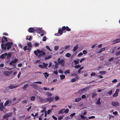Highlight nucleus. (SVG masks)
<instances>
[{
    "instance_id": "34",
    "label": "nucleus",
    "mask_w": 120,
    "mask_h": 120,
    "mask_svg": "<svg viewBox=\"0 0 120 120\" xmlns=\"http://www.w3.org/2000/svg\"><path fill=\"white\" fill-rule=\"evenodd\" d=\"M0 106H1V107H2L3 109H4L5 108V107L4 106L3 103L2 102H1L0 103Z\"/></svg>"
},
{
    "instance_id": "61",
    "label": "nucleus",
    "mask_w": 120,
    "mask_h": 120,
    "mask_svg": "<svg viewBox=\"0 0 120 120\" xmlns=\"http://www.w3.org/2000/svg\"><path fill=\"white\" fill-rule=\"evenodd\" d=\"M117 82V80L116 79H114V80H112V83L116 82Z\"/></svg>"
},
{
    "instance_id": "24",
    "label": "nucleus",
    "mask_w": 120,
    "mask_h": 120,
    "mask_svg": "<svg viewBox=\"0 0 120 120\" xmlns=\"http://www.w3.org/2000/svg\"><path fill=\"white\" fill-rule=\"evenodd\" d=\"M44 74V76L46 79L47 78V77L49 76L47 72H45L43 73Z\"/></svg>"
},
{
    "instance_id": "55",
    "label": "nucleus",
    "mask_w": 120,
    "mask_h": 120,
    "mask_svg": "<svg viewBox=\"0 0 120 120\" xmlns=\"http://www.w3.org/2000/svg\"><path fill=\"white\" fill-rule=\"evenodd\" d=\"M69 111V109H67L66 110H65L64 112L66 113H67Z\"/></svg>"
},
{
    "instance_id": "9",
    "label": "nucleus",
    "mask_w": 120,
    "mask_h": 120,
    "mask_svg": "<svg viewBox=\"0 0 120 120\" xmlns=\"http://www.w3.org/2000/svg\"><path fill=\"white\" fill-rule=\"evenodd\" d=\"M18 86V85L14 86V85L13 84H11L8 86V88L11 89L15 88Z\"/></svg>"
},
{
    "instance_id": "13",
    "label": "nucleus",
    "mask_w": 120,
    "mask_h": 120,
    "mask_svg": "<svg viewBox=\"0 0 120 120\" xmlns=\"http://www.w3.org/2000/svg\"><path fill=\"white\" fill-rule=\"evenodd\" d=\"M113 44H115L119 43L120 42V38L117 39L115 40L112 41Z\"/></svg>"
},
{
    "instance_id": "6",
    "label": "nucleus",
    "mask_w": 120,
    "mask_h": 120,
    "mask_svg": "<svg viewBox=\"0 0 120 120\" xmlns=\"http://www.w3.org/2000/svg\"><path fill=\"white\" fill-rule=\"evenodd\" d=\"M1 40V42L2 43H4L5 41L7 42L8 40L7 38L4 36H3L1 38H0Z\"/></svg>"
},
{
    "instance_id": "3",
    "label": "nucleus",
    "mask_w": 120,
    "mask_h": 120,
    "mask_svg": "<svg viewBox=\"0 0 120 120\" xmlns=\"http://www.w3.org/2000/svg\"><path fill=\"white\" fill-rule=\"evenodd\" d=\"M13 43L12 42H8L5 44V45L7 47V49L9 50L10 49L11 46L13 45Z\"/></svg>"
},
{
    "instance_id": "51",
    "label": "nucleus",
    "mask_w": 120,
    "mask_h": 120,
    "mask_svg": "<svg viewBox=\"0 0 120 120\" xmlns=\"http://www.w3.org/2000/svg\"><path fill=\"white\" fill-rule=\"evenodd\" d=\"M120 54V51L117 52L115 54L116 56H118Z\"/></svg>"
},
{
    "instance_id": "12",
    "label": "nucleus",
    "mask_w": 120,
    "mask_h": 120,
    "mask_svg": "<svg viewBox=\"0 0 120 120\" xmlns=\"http://www.w3.org/2000/svg\"><path fill=\"white\" fill-rule=\"evenodd\" d=\"M35 30L34 28L33 27H30L28 29V31L30 33H33Z\"/></svg>"
},
{
    "instance_id": "17",
    "label": "nucleus",
    "mask_w": 120,
    "mask_h": 120,
    "mask_svg": "<svg viewBox=\"0 0 120 120\" xmlns=\"http://www.w3.org/2000/svg\"><path fill=\"white\" fill-rule=\"evenodd\" d=\"M79 60L78 59H76V60H74L73 61V62L74 63V64L76 65L79 64Z\"/></svg>"
},
{
    "instance_id": "10",
    "label": "nucleus",
    "mask_w": 120,
    "mask_h": 120,
    "mask_svg": "<svg viewBox=\"0 0 120 120\" xmlns=\"http://www.w3.org/2000/svg\"><path fill=\"white\" fill-rule=\"evenodd\" d=\"M4 74L6 76H9L11 74V72L8 71H4L3 72Z\"/></svg>"
},
{
    "instance_id": "45",
    "label": "nucleus",
    "mask_w": 120,
    "mask_h": 120,
    "mask_svg": "<svg viewBox=\"0 0 120 120\" xmlns=\"http://www.w3.org/2000/svg\"><path fill=\"white\" fill-rule=\"evenodd\" d=\"M28 86V84H26L23 86L22 87V88L23 89H25Z\"/></svg>"
},
{
    "instance_id": "2",
    "label": "nucleus",
    "mask_w": 120,
    "mask_h": 120,
    "mask_svg": "<svg viewBox=\"0 0 120 120\" xmlns=\"http://www.w3.org/2000/svg\"><path fill=\"white\" fill-rule=\"evenodd\" d=\"M48 65L47 63H45L44 62L42 63V64H40L38 65V66L41 68H45L47 69L48 68L47 67Z\"/></svg>"
},
{
    "instance_id": "44",
    "label": "nucleus",
    "mask_w": 120,
    "mask_h": 120,
    "mask_svg": "<svg viewBox=\"0 0 120 120\" xmlns=\"http://www.w3.org/2000/svg\"><path fill=\"white\" fill-rule=\"evenodd\" d=\"M71 30V29L69 28L67 26L66 29V31H70Z\"/></svg>"
},
{
    "instance_id": "33",
    "label": "nucleus",
    "mask_w": 120,
    "mask_h": 120,
    "mask_svg": "<svg viewBox=\"0 0 120 120\" xmlns=\"http://www.w3.org/2000/svg\"><path fill=\"white\" fill-rule=\"evenodd\" d=\"M14 61H13V60H12L9 63V64L10 65H12L13 64V66H15V64H13L14 63Z\"/></svg>"
},
{
    "instance_id": "43",
    "label": "nucleus",
    "mask_w": 120,
    "mask_h": 120,
    "mask_svg": "<svg viewBox=\"0 0 120 120\" xmlns=\"http://www.w3.org/2000/svg\"><path fill=\"white\" fill-rule=\"evenodd\" d=\"M66 27L64 26H63L62 27V30H63L64 31L65 30H66Z\"/></svg>"
},
{
    "instance_id": "5",
    "label": "nucleus",
    "mask_w": 120,
    "mask_h": 120,
    "mask_svg": "<svg viewBox=\"0 0 120 120\" xmlns=\"http://www.w3.org/2000/svg\"><path fill=\"white\" fill-rule=\"evenodd\" d=\"M12 115L11 113H6L3 116L2 118L3 119H5L7 118L10 117L12 116Z\"/></svg>"
},
{
    "instance_id": "48",
    "label": "nucleus",
    "mask_w": 120,
    "mask_h": 120,
    "mask_svg": "<svg viewBox=\"0 0 120 120\" xmlns=\"http://www.w3.org/2000/svg\"><path fill=\"white\" fill-rule=\"evenodd\" d=\"M81 67L80 65H77L75 66V68H80Z\"/></svg>"
},
{
    "instance_id": "18",
    "label": "nucleus",
    "mask_w": 120,
    "mask_h": 120,
    "mask_svg": "<svg viewBox=\"0 0 120 120\" xmlns=\"http://www.w3.org/2000/svg\"><path fill=\"white\" fill-rule=\"evenodd\" d=\"M105 50V48H101L100 50L98 52H97L98 53H101L102 51Z\"/></svg>"
},
{
    "instance_id": "31",
    "label": "nucleus",
    "mask_w": 120,
    "mask_h": 120,
    "mask_svg": "<svg viewBox=\"0 0 120 120\" xmlns=\"http://www.w3.org/2000/svg\"><path fill=\"white\" fill-rule=\"evenodd\" d=\"M84 68L83 66H82L79 69L78 71V72L79 73H80V72L81 70L83 69Z\"/></svg>"
},
{
    "instance_id": "28",
    "label": "nucleus",
    "mask_w": 120,
    "mask_h": 120,
    "mask_svg": "<svg viewBox=\"0 0 120 120\" xmlns=\"http://www.w3.org/2000/svg\"><path fill=\"white\" fill-rule=\"evenodd\" d=\"M64 109H62L61 110H60L58 112V114H60V113L62 114L64 113Z\"/></svg>"
},
{
    "instance_id": "32",
    "label": "nucleus",
    "mask_w": 120,
    "mask_h": 120,
    "mask_svg": "<svg viewBox=\"0 0 120 120\" xmlns=\"http://www.w3.org/2000/svg\"><path fill=\"white\" fill-rule=\"evenodd\" d=\"M43 108V109L41 111V112H44L45 111L46 109L45 107H43V108Z\"/></svg>"
},
{
    "instance_id": "11",
    "label": "nucleus",
    "mask_w": 120,
    "mask_h": 120,
    "mask_svg": "<svg viewBox=\"0 0 120 120\" xmlns=\"http://www.w3.org/2000/svg\"><path fill=\"white\" fill-rule=\"evenodd\" d=\"M54 100V98L53 97H49L47 98V101H49V103L52 102Z\"/></svg>"
},
{
    "instance_id": "64",
    "label": "nucleus",
    "mask_w": 120,
    "mask_h": 120,
    "mask_svg": "<svg viewBox=\"0 0 120 120\" xmlns=\"http://www.w3.org/2000/svg\"><path fill=\"white\" fill-rule=\"evenodd\" d=\"M46 40V37H44L42 39V40L43 41H45Z\"/></svg>"
},
{
    "instance_id": "63",
    "label": "nucleus",
    "mask_w": 120,
    "mask_h": 120,
    "mask_svg": "<svg viewBox=\"0 0 120 120\" xmlns=\"http://www.w3.org/2000/svg\"><path fill=\"white\" fill-rule=\"evenodd\" d=\"M53 73L56 75H57L58 73L57 70L54 71H53Z\"/></svg>"
},
{
    "instance_id": "37",
    "label": "nucleus",
    "mask_w": 120,
    "mask_h": 120,
    "mask_svg": "<svg viewBox=\"0 0 120 120\" xmlns=\"http://www.w3.org/2000/svg\"><path fill=\"white\" fill-rule=\"evenodd\" d=\"M71 56V54L69 53H67L65 55L66 56L68 57H69Z\"/></svg>"
},
{
    "instance_id": "59",
    "label": "nucleus",
    "mask_w": 120,
    "mask_h": 120,
    "mask_svg": "<svg viewBox=\"0 0 120 120\" xmlns=\"http://www.w3.org/2000/svg\"><path fill=\"white\" fill-rule=\"evenodd\" d=\"M52 117L53 119H54L55 120H57V118L55 116L53 115Z\"/></svg>"
},
{
    "instance_id": "21",
    "label": "nucleus",
    "mask_w": 120,
    "mask_h": 120,
    "mask_svg": "<svg viewBox=\"0 0 120 120\" xmlns=\"http://www.w3.org/2000/svg\"><path fill=\"white\" fill-rule=\"evenodd\" d=\"M58 33L60 34L61 35H62L63 34V30H62V29H60L58 30Z\"/></svg>"
},
{
    "instance_id": "53",
    "label": "nucleus",
    "mask_w": 120,
    "mask_h": 120,
    "mask_svg": "<svg viewBox=\"0 0 120 120\" xmlns=\"http://www.w3.org/2000/svg\"><path fill=\"white\" fill-rule=\"evenodd\" d=\"M47 98H45L43 99V102H47Z\"/></svg>"
},
{
    "instance_id": "39",
    "label": "nucleus",
    "mask_w": 120,
    "mask_h": 120,
    "mask_svg": "<svg viewBox=\"0 0 120 120\" xmlns=\"http://www.w3.org/2000/svg\"><path fill=\"white\" fill-rule=\"evenodd\" d=\"M35 99V97L34 96H31L30 97V100L32 101H34Z\"/></svg>"
},
{
    "instance_id": "27",
    "label": "nucleus",
    "mask_w": 120,
    "mask_h": 120,
    "mask_svg": "<svg viewBox=\"0 0 120 120\" xmlns=\"http://www.w3.org/2000/svg\"><path fill=\"white\" fill-rule=\"evenodd\" d=\"M11 56V53H9L7 55V58L8 59H9L10 58Z\"/></svg>"
},
{
    "instance_id": "46",
    "label": "nucleus",
    "mask_w": 120,
    "mask_h": 120,
    "mask_svg": "<svg viewBox=\"0 0 120 120\" xmlns=\"http://www.w3.org/2000/svg\"><path fill=\"white\" fill-rule=\"evenodd\" d=\"M59 47L58 46H55L54 47V50H57L59 49Z\"/></svg>"
},
{
    "instance_id": "20",
    "label": "nucleus",
    "mask_w": 120,
    "mask_h": 120,
    "mask_svg": "<svg viewBox=\"0 0 120 120\" xmlns=\"http://www.w3.org/2000/svg\"><path fill=\"white\" fill-rule=\"evenodd\" d=\"M65 76L64 75H60V79L61 80H62L64 79L65 78Z\"/></svg>"
},
{
    "instance_id": "42",
    "label": "nucleus",
    "mask_w": 120,
    "mask_h": 120,
    "mask_svg": "<svg viewBox=\"0 0 120 120\" xmlns=\"http://www.w3.org/2000/svg\"><path fill=\"white\" fill-rule=\"evenodd\" d=\"M76 114L75 113H74L71 114L70 116L71 117V118H72L74 116H75Z\"/></svg>"
},
{
    "instance_id": "30",
    "label": "nucleus",
    "mask_w": 120,
    "mask_h": 120,
    "mask_svg": "<svg viewBox=\"0 0 120 120\" xmlns=\"http://www.w3.org/2000/svg\"><path fill=\"white\" fill-rule=\"evenodd\" d=\"M27 45L30 48H31L32 47L31 43L30 42L27 43Z\"/></svg>"
},
{
    "instance_id": "16",
    "label": "nucleus",
    "mask_w": 120,
    "mask_h": 120,
    "mask_svg": "<svg viewBox=\"0 0 120 120\" xmlns=\"http://www.w3.org/2000/svg\"><path fill=\"white\" fill-rule=\"evenodd\" d=\"M1 46L2 49L4 50L6 49L7 47L5 45V44L4 45L3 43H2L1 45Z\"/></svg>"
},
{
    "instance_id": "4",
    "label": "nucleus",
    "mask_w": 120,
    "mask_h": 120,
    "mask_svg": "<svg viewBox=\"0 0 120 120\" xmlns=\"http://www.w3.org/2000/svg\"><path fill=\"white\" fill-rule=\"evenodd\" d=\"M58 62L59 63V64H61L63 67L64 66L65 61L63 59H61L60 60V58H58Z\"/></svg>"
},
{
    "instance_id": "25",
    "label": "nucleus",
    "mask_w": 120,
    "mask_h": 120,
    "mask_svg": "<svg viewBox=\"0 0 120 120\" xmlns=\"http://www.w3.org/2000/svg\"><path fill=\"white\" fill-rule=\"evenodd\" d=\"M64 72L65 75H66L68 74H70V70H66Z\"/></svg>"
},
{
    "instance_id": "26",
    "label": "nucleus",
    "mask_w": 120,
    "mask_h": 120,
    "mask_svg": "<svg viewBox=\"0 0 120 120\" xmlns=\"http://www.w3.org/2000/svg\"><path fill=\"white\" fill-rule=\"evenodd\" d=\"M51 57L52 56L51 55H50L49 56H48L46 57L45 58V60H46L49 59L51 58Z\"/></svg>"
},
{
    "instance_id": "15",
    "label": "nucleus",
    "mask_w": 120,
    "mask_h": 120,
    "mask_svg": "<svg viewBox=\"0 0 120 120\" xmlns=\"http://www.w3.org/2000/svg\"><path fill=\"white\" fill-rule=\"evenodd\" d=\"M36 30L37 33L38 34H40L42 32V29L40 28H36Z\"/></svg>"
},
{
    "instance_id": "52",
    "label": "nucleus",
    "mask_w": 120,
    "mask_h": 120,
    "mask_svg": "<svg viewBox=\"0 0 120 120\" xmlns=\"http://www.w3.org/2000/svg\"><path fill=\"white\" fill-rule=\"evenodd\" d=\"M4 54H2L0 56V57L1 58V59H3L4 58Z\"/></svg>"
},
{
    "instance_id": "57",
    "label": "nucleus",
    "mask_w": 120,
    "mask_h": 120,
    "mask_svg": "<svg viewBox=\"0 0 120 120\" xmlns=\"http://www.w3.org/2000/svg\"><path fill=\"white\" fill-rule=\"evenodd\" d=\"M58 71L60 73L62 74H63V71L61 69L59 70Z\"/></svg>"
},
{
    "instance_id": "49",
    "label": "nucleus",
    "mask_w": 120,
    "mask_h": 120,
    "mask_svg": "<svg viewBox=\"0 0 120 120\" xmlns=\"http://www.w3.org/2000/svg\"><path fill=\"white\" fill-rule=\"evenodd\" d=\"M114 59V57H112L111 58H110L109 60V61H112Z\"/></svg>"
},
{
    "instance_id": "23",
    "label": "nucleus",
    "mask_w": 120,
    "mask_h": 120,
    "mask_svg": "<svg viewBox=\"0 0 120 120\" xmlns=\"http://www.w3.org/2000/svg\"><path fill=\"white\" fill-rule=\"evenodd\" d=\"M81 98H76L75 100V102H78L79 101L81 100Z\"/></svg>"
},
{
    "instance_id": "40",
    "label": "nucleus",
    "mask_w": 120,
    "mask_h": 120,
    "mask_svg": "<svg viewBox=\"0 0 120 120\" xmlns=\"http://www.w3.org/2000/svg\"><path fill=\"white\" fill-rule=\"evenodd\" d=\"M34 46L35 47H37L39 45V44L37 43H35L34 44Z\"/></svg>"
},
{
    "instance_id": "8",
    "label": "nucleus",
    "mask_w": 120,
    "mask_h": 120,
    "mask_svg": "<svg viewBox=\"0 0 120 120\" xmlns=\"http://www.w3.org/2000/svg\"><path fill=\"white\" fill-rule=\"evenodd\" d=\"M86 88H84L79 90L78 92L79 93L81 94L85 92L86 91Z\"/></svg>"
},
{
    "instance_id": "1",
    "label": "nucleus",
    "mask_w": 120,
    "mask_h": 120,
    "mask_svg": "<svg viewBox=\"0 0 120 120\" xmlns=\"http://www.w3.org/2000/svg\"><path fill=\"white\" fill-rule=\"evenodd\" d=\"M34 53L38 58H40L41 56L45 55V52L44 51H41L38 49L36 51H34Z\"/></svg>"
},
{
    "instance_id": "19",
    "label": "nucleus",
    "mask_w": 120,
    "mask_h": 120,
    "mask_svg": "<svg viewBox=\"0 0 120 120\" xmlns=\"http://www.w3.org/2000/svg\"><path fill=\"white\" fill-rule=\"evenodd\" d=\"M78 48V46L77 45H76L73 48V51L74 52H75L76 50Z\"/></svg>"
},
{
    "instance_id": "62",
    "label": "nucleus",
    "mask_w": 120,
    "mask_h": 120,
    "mask_svg": "<svg viewBox=\"0 0 120 120\" xmlns=\"http://www.w3.org/2000/svg\"><path fill=\"white\" fill-rule=\"evenodd\" d=\"M95 73L94 72H92L90 74V75L91 76H94L95 75Z\"/></svg>"
},
{
    "instance_id": "35",
    "label": "nucleus",
    "mask_w": 120,
    "mask_h": 120,
    "mask_svg": "<svg viewBox=\"0 0 120 120\" xmlns=\"http://www.w3.org/2000/svg\"><path fill=\"white\" fill-rule=\"evenodd\" d=\"M118 94L117 92L116 93L115 92V93L113 94V96L114 97H116L118 96Z\"/></svg>"
},
{
    "instance_id": "50",
    "label": "nucleus",
    "mask_w": 120,
    "mask_h": 120,
    "mask_svg": "<svg viewBox=\"0 0 120 120\" xmlns=\"http://www.w3.org/2000/svg\"><path fill=\"white\" fill-rule=\"evenodd\" d=\"M83 55V54L82 52H80L78 54L77 56L79 57H80L82 55Z\"/></svg>"
},
{
    "instance_id": "54",
    "label": "nucleus",
    "mask_w": 120,
    "mask_h": 120,
    "mask_svg": "<svg viewBox=\"0 0 120 120\" xmlns=\"http://www.w3.org/2000/svg\"><path fill=\"white\" fill-rule=\"evenodd\" d=\"M34 83H36L37 84H41L42 83L41 82V81H37V82H34Z\"/></svg>"
},
{
    "instance_id": "22",
    "label": "nucleus",
    "mask_w": 120,
    "mask_h": 120,
    "mask_svg": "<svg viewBox=\"0 0 120 120\" xmlns=\"http://www.w3.org/2000/svg\"><path fill=\"white\" fill-rule=\"evenodd\" d=\"M38 98L39 99V101L41 103L43 102V98H42L40 96H39L38 97Z\"/></svg>"
},
{
    "instance_id": "60",
    "label": "nucleus",
    "mask_w": 120,
    "mask_h": 120,
    "mask_svg": "<svg viewBox=\"0 0 120 120\" xmlns=\"http://www.w3.org/2000/svg\"><path fill=\"white\" fill-rule=\"evenodd\" d=\"M82 52L84 54H86L87 53V51L85 50L83 51Z\"/></svg>"
},
{
    "instance_id": "38",
    "label": "nucleus",
    "mask_w": 120,
    "mask_h": 120,
    "mask_svg": "<svg viewBox=\"0 0 120 120\" xmlns=\"http://www.w3.org/2000/svg\"><path fill=\"white\" fill-rule=\"evenodd\" d=\"M97 95V94L95 93H93L92 96V98H93L95 97Z\"/></svg>"
},
{
    "instance_id": "47",
    "label": "nucleus",
    "mask_w": 120,
    "mask_h": 120,
    "mask_svg": "<svg viewBox=\"0 0 120 120\" xmlns=\"http://www.w3.org/2000/svg\"><path fill=\"white\" fill-rule=\"evenodd\" d=\"M4 109L2 107H1V106H0V110L1 111L5 113V112L4 111Z\"/></svg>"
},
{
    "instance_id": "58",
    "label": "nucleus",
    "mask_w": 120,
    "mask_h": 120,
    "mask_svg": "<svg viewBox=\"0 0 120 120\" xmlns=\"http://www.w3.org/2000/svg\"><path fill=\"white\" fill-rule=\"evenodd\" d=\"M46 48L48 49L50 51H51L52 50L50 49L49 47L48 46H46Z\"/></svg>"
},
{
    "instance_id": "29",
    "label": "nucleus",
    "mask_w": 120,
    "mask_h": 120,
    "mask_svg": "<svg viewBox=\"0 0 120 120\" xmlns=\"http://www.w3.org/2000/svg\"><path fill=\"white\" fill-rule=\"evenodd\" d=\"M30 86H32L34 88H37L38 86V85L35 84H31L30 85Z\"/></svg>"
},
{
    "instance_id": "36",
    "label": "nucleus",
    "mask_w": 120,
    "mask_h": 120,
    "mask_svg": "<svg viewBox=\"0 0 120 120\" xmlns=\"http://www.w3.org/2000/svg\"><path fill=\"white\" fill-rule=\"evenodd\" d=\"M99 73L101 74L104 75L105 74L106 72L105 71H101L99 72Z\"/></svg>"
},
{
    "instance_id": "56",
    "label": "nucleus",
    "mask_w": 120,
    "mask_h": 120,
    "mask_svg": "<svg viewBox=\"0 0 120 120\" xmlns=\"http://www.w3.org/2000/svg\"><path fill=\"white\" fill-rule=\"evenodd\" d=\"M64 116H60L59 117H58V119L59 120H61L62 119V118Z\"/></svg>"
},
{
    "instance_id": "41",
    "label": "nucleus",
    "mask_w": 120,
    "mask_h": 120,
    "mask_svg": "<svg viewBox=\"0 0 120 120\" xmlns=\"http://www.w3.org/2000/svg\"><path fill=\"white\" fill-rule=\"evenodd\" d=\"M47 95L48 97L51 96L52 95V94L48 92H47Z\"/></svg>"
},
{
    "instance_id": "7",
    "label": "nucleus",
    "mask_w": 120,
    "mask_h": 120,
    "mask_svg": "<svg viewBox=\"0 0 120 120\" xmlns=\"http://www.w3.org/2000/svg\"><path fill=\"white\" fill-rule=\"evenodd\" d=\"M112 106L115 107L118 106L120 105L119 103L116 101H112Z\"/></svg>"
},
{
    "instance_id": "14",
    "label": "nucleus",
    "mask_w": 120,
    "mask_h": 120,
    "mask_svg": "<svg viewBox=\"0 0 120 120\" xmlns=\"http://www.w3.org/2000/svg\"><path fill=\"white\" fill-rule=\"evenodd\" d=\"M11 101L10 100H7L4 103V106H6L9 104H11Z\"/></svg>"
}]
</instances>
